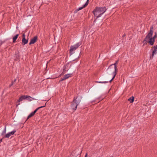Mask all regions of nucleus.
I'll list each match as a JSON object with an SVG mask.
<instances>
[{
	"label": "nucleus",
	"mask_w": 157,
	"mask_h": 157,
	"mask_svg": "<svg viewBox=\"0 0 157 157\" xmlns=\"http://www.w3.org/2000/svg\"><path fill=\"white\" fill-rule=\"evenodd\" d=\"M106 10L105 6L96 7L92 12L94 16L96 17L94 21H95L98 18L101 17V15L106 11Z\"/></svg>",
	"instance_id": "obj_1"
},
{
	"label": "nucleus",
	"mask_w": 157,
	"mask_h": 157,
	"mask_svg": "<svg viewBox=\"0 0 157 157\" xmlns=\"http://www.w3.org/2000/svg\"><path fill=\"white\" fill-rule=\"evenodd\" d=\"M118 62L119 60H117L114 63L110 65L108 68V71L109 73H111L114 71L113 72V76L112 79L109 81L110 82H111L113 80L117 75V72L118 70L117 65L118 63Z\"/></svg>",
	"instance_id": "obj_2"
},
{
	"label": "nucleus",
	"mask_w": 157,
	"mask_h": 157,
	"mask_svg": "<svg viewBox=\"0 0 157 157\" xmlns=\"http://www.w3.org/2000/svg\"><path fill=\"white\" fill-rule=\"evenodd\" d=\"M82 42L80 41L78 43H76L75 44L71 46L70 47V48L69 50L70 51V55H71L73 54V52L74 51L76 50L80 46V45L82 44Z\"/></svg>",
	"instance_id": "obj_3"
},
{
	"label": "nucleus",
	"mask_w": 157,
	"mask_h": 157,
	"mask_svg": "<svg viewBox=\"0 0 157 157\" xmlns=\"http://www.w3.org/2000/svg\"><path fill=\"white\" fill-rule=\"evenodd\" d=\"M31 98L33 99V100H35V99L34 98H32L31 97H30L28 95H22L18 99L17 101L16 102V107H17V106L20 104L19 103H18L17 104V103L19 102L20 101H22L24 99H25L27 98Z\"/></svg>",
	"instance_id": "obj_4"
},
{
	"label": "nucleus",
	"mask_w": 157,
	"mask_h": 157,
	"mask_svg": "<svg viewBox=\"0 0 157 157\" xmlns=\"http://www.w3.org/2000/svg\"><path fill=\"white\" fill-rule=\"evenodd\" d=\"M75 98H74L73 101L71 102V107L74 110H76L77 106L78 105L76 102Z\"/></svg>",
	"instance_id": "obj_5"
},
{
	"label": "nucleus",
	"mask_w": 157,
	"mask_h": 157,
	"mask_svg": "<svg viewBox=\"0 0 157 157\" xmlns=\"http://www.w3.org/2000/svg\"><path fill=\"white\" fill-rule=\"evenodd\" d=\"M25 33H23L22 35V40L21 44L24 45L27 44L28 42V39H26L25 38Z\"/></svg>",
	"instance_id": "obj_6"
},
{
	"label": "nucleus",
	"mask_w": 157,
	"mask_h": 157,
	"mask_svg": "<svg viewBox=\"0 0 157 157\" xmlns=\"http://www.w3.org/2000/svg\"><path fill=\"white\" fill-rule=\"evenodd\" d=\"M88 3L89 0H87L86 3L82 6L80 7L78 9H76L74 13H76L79 10H80L83 9V8H85L88 5Z\"/></svg>",
	"instance_id": "obj_7"
},
{
	"label": "nucleus",
	"mask_w": 157,
	"mask_h": 157,
	"mask_svg": "<svg viewBox=\"0 0 157 157\" xmlns=\"http://www.w3.org/2000/svg\"><path fill=\"white\" fill-rule=\"evenodd\" d=\"M38 39V37L37 36H35L32 39L30 40V41L29 43V45H30L32 44H34L36 42Z\"/></svg>",
	"instance_id": "obj_8"
},
{
	"label": "nucleus",
	"mask_w": 157,
	"mask_h": 157,
	"mask_svg": "<svg viewBox=\"0 0 157 157\" xmlns=\"http://www.w3.org/2000/svg\"><path fill=\"white\" fill-rule=\"evenodd\" d=\"M152 35H150V33L148 34H147L146 37L144 39L143 41V42L144 43V44L146 43L147 42H148V39H149V38H150V37H152Z\"/></svg>",
	"instance_id": "obj_9"
},
{
	"label": "nucleus",
	"mask_w": 157,
	"mask_h": 157,
	"mask_svg": "<svg viewBox=\"0 0 157 157\" xmlns=\"http://www.w3.org/2000/svg\"><path fill=\"white\" fill-rule=\"evenodd\" d=\"M155 40V39H153L152 37H150V38H149L148 42L149 44L150 45L152 46L154 44Z\"/></svg>",
	"instance_id": "obj_10"
},
{
	"label": "nucleus",
	"mask_w": 157,
	"mask_h": 157,
	"mask_svg": "<svg viewBox=\"0 0 157 157\" xmlns=\"http://www.w3.org/2000/svg\"><path fill=\"white\" fill-rule=\"evenodd\" d=\"M82 98V97H78V96L76 98H75V101H76V102L78 105L79 103L81 102Z\"/></svg>",
	"instance_id": "obj_11"
},
{
	"label": "nucleus",
	"mask_w": 157,
	"mask_h": 157,
	"mask_svg": "<svg viewBox=\"0 0 157 157\" xmlns=\"http://www.w3.org/2000/svg\"><path fill=\"white\" fill-rule=\"evenodd\" d=\"M19 34H17L14 36L13 37V43H15L16 41V40L17 38L19 36Z\"/></svg>",
	"instance_id": "obj_12"
},
{
	"label": "nucleus",
	"mask_w": 157,
	"mask_h": 157,
	"mask_svg": "<svg viewBox=\"0 0 157 157\" xmlns=\"http://www.w3.org/2000/svg\"><path fill=\"white\" fill-rule=\"evenodd\" d=\"M72 76V74H68L65 75L64 77V78L66 79L70 77H71Z\"/></svg>",
	"instance_id": "obj_13"
},
{
	"label": "nucleus",
	"mask_w": 157,
	"mask_h": 157,
	"mask_svg": "<svg viewBox=\"0 0 157 157\" xmlns=\"http://www.w3.org/2000/svg\"><path fill=\"white\" fill-rule=\"evenodd\" d=\"M134 97L133 96H132L130 98L128 99V101H130V103H132L134 101Z\"/></svg>",
	"instance_id": "obj_14"
},
{
	"label": "nucleus",
	"mask_w": 157,
	"mask_h": 157,
	"mask_svg": "<svg viewBox=\"0 0 157 157\" xmlns=\"http://www.w3.org/2000/svg\"><path fill=\"white\" fill-rule=\"evenodd\" d=\"M156 50L155 49H154L150 57V59H151L153 58L154 55L156 53Z\"/></svg>",
	"instance_id": "obj_15"
},
{
	"label": "nucleus",
	"mask_w": 157,
	"mask_h": 157,
	"mask_svg": "<svg viewBox=\"0 0 157 157\" xmlns=\"http://www.w3.org/2000/svg\"><path fill=\"white\" fill-rule=\"evenodd\" d=\"M35 113L33 111L27 117V119H29L31 117L33 116Z\"/></svg>",
	"instance_id": "obj_16"
},
{
	"label": "nucleus",
	"mask_w": 157,
	"mask_h": 157,
	"mask_svg": "<svg viewBox=\"0 0 157 157\" xmlns=\"http://www.w3.org/2000/svg\"><path fill=\"white\" fill-rule=\"evenodd\" d=\"M35 113L33 111L27 117V119H29L31 117L33 116Z\"/></svg>",
	"instance_id": "obj_17"
},
{
	"label": "nucleus",
	"mask_w": 157,
	"mask_h": 157,
	"mask_svg": "<svg viewBox=\"0 0 157 157\" xmlns=\"http://www.w3.org/2000/svg\"><path fill=\"white\" fill-rule=\"evenodd\" d=\"M153 27L152 26L150 28V31L148 33V34H149L150 33V35H151L152 36L153 33Z\"/></svg>",
	"instance_id": "obj_18"
},
{
	"label": "nucleus",
	"mask_w": 157,
	"mask_h": 157,
	"mask_svg": "<svg viewBox=\"0 0 157 157\" xmlns=\"http://www.w3.org/2000/svg\"><path fill=\"white\" fill-rule=\"evenodd\" d=\"M15 57L17 59H19L20 58V56L19 55V54L17 53L15 54Z\"/></svg>",
	"instance_id": "obj_19"
},
{
	"label": "nucleus",
	"mask_w": 157,
	"mask_h": 157,
	"mask_svg": "<svg viewBox=\"0 0 157 157\" xmlns=\"http://www.w3.org/2000/svg\"><path fill=\"white\" fill-rule=\"evenodd\" d=\"M10 136L11 135L10 133L9 132L8 133L5 135L4 136V138H9Z\"/></svg>",
	"instance_id": "obj_20"
},
{
	"label": "nucleus",
	"mask_w": 157,
	"mask_h": 157,
	"mask_svg": "<svg viewBox=\"0 0 157 157\" xmlns=\"http://www.w3.org/2000/svg\"><path fill=\"white\" fill-rule=\"evenodd\" d=\"M16 132V130H14L13 131H12L10 132H9V133H10V135H13Z\"/></svg>",
	"instance_id": "obj_21"
},
{
	"label": "nucleus",
	"mask_w": 157,
	"mask_h": 157,
	"mask_svg": "<svg viewBox=\"0 0 157 157\" xmlns=\"http://www.w3.org/2000/svg\"><path fill=\"white\" fill-rule=\"evenodd\" d=\"M6 127H5L4 130L3 131L2 133V135H4L6 133Z\"/></svg>",
	"instance_id": "obj_22"
},
{
	"label": "nucleus",
	"mask_w": 157,
	"mask_h": 157,
	"mask_svg": "<svg viewBox=\"0 0 157 157\" xmlns=\"http://www.w3.org/2000/svg\"><path fill=\"white\" fill-rule=\"evenodd\" d=\"M95 82L96 83H106L107 82H107V81H105V82H101V81H95Z\"/></svg>",
	"instance_id": "obj_23"
},
{
	"label": "nucleus",
	"mask_w": 157,
	"mask_h": 157,
	"mask_svg": "<svg viewBox=\"0 0 157 157\" xmlns=\"http://www.w3.org/2000/svg\"><path fill=\"white\" fill-rule=\"evenodd\" d=\"M157 37V34H156V33L155 32V35L153 37H152V38L153 39H155V38H156Z\"/></svg>",
	"instance_id": "obj_24"
},
{
	"label": "nucleus",
	"mask_w": 157,
	"mask_h": 157,
	"mask_svg": "<svg viewBox=\"0 0 157 157\" xmlns=\"http://www.w3.org/2000/svg\"><path fill=\"white\" fill-rule=\"evenodd\" d=\"M80 53H81V52H79L78 53V55H79L78 56V58H77L76 59H74V60H72V61H74L75 60H76L77 59H78V58L79 57V56H80Z\"/></svg>",
	"instance_id": "obj_25"
},
{
	"label": "nucleus",
	"mask_w": 157,
	"mask_h": 157,
	"mask_svg": "<svg viewBox=\"0 0 157 157\" xmlns=\"http://www.w3.org/2000/svg\"><path fill=\"white\" fill-rule=\"evenodd\" d=\"M5 42V41H2V40H0V46H1Z\"/></svg>",
	"instance_id": "obj_26"
},
{
	"label": "nucleus",
	"mask_w": 157,
	"mask_h": 157,
	"mask_svg": "<svg viewBox=\"0 0 157 157\" xmlns=\"http://www.w3.org/2000/svg\"><path fill=\"white\" fill-rule=\"evenodd\" d=\"M66 66L64 65L63 66V72L66 71L67 70H66Z\"/></svg>",
	"instance_id": "obj_27"
},
{
	"label": "nucleus",
	"mask_w": 157,
	"mask_h": 157,
	"mask_svg": "<svg viewBox=\"0 0 157 157\" xmlns=\"http://www.w3.org/2000/svg\"><path fill=\"white\" fill-rule=\"evenodd\" d=\"M65 80V79L64 78V77H63V78H61V79L59 80V82L63 81Z\"/></svg>",
	"instance_id": "obj_28"
},
{
	"label": "nucleus",
	"mask_w": 157,
	"mask_h": 157,
	"mask_svg": "<svg viewBox=\"0 0 157 157\" xmlns=\"http://www.w3.org/2000/svg\"><path fill=\"white\" fill-rule=\"evenodd\" d=\"M65 80V79L64 78V77H63V78H61V79L59 80V82L63 81Z\"/></svg>",
	"instance_id": "obj_29"
},
{
	"label": "nucleus",
	"mask_w": 157,
	"mask_h": 157,
	"mask_svg": "<svg viewBox=\"0 0 157 157\" xmlns=\"http://www.w3.org/2000/svg\"><path fill=\"white\" fill-rule=\"evenodd\" d=\"M13 82H12L11 84L9 85V87H10L13 85Z\"/></svg>",
	"instance_id": "obj_30"
},
{
	"label": "nucleus",
	"mask_w": 157,
	"mask_h": 157,
	"mask_svg": "<svg viewBox=\"0 0 157 157\" xmlns=\"http://www.w3.org/2000/svg\"><path fill=\"white\" fill-rule=\"evenodd\" d=\"M153 48L155 49H157V45H156V46H154L153 47Z\"/></svg>",
	"instance_id": "obj_31"
},
{
	"label": "nucleus",
	"mask_w": 157,
	"mask_h": 157,
	"mask_svg": "<svg viewBox=\"0 0 157 157\" xmlns=\"http://www.w3.org/2000/svg\"><path fill=\"white\" fill-rule=\"evenodd\" d=\"M46 103H45V105H44V106H40V107H39V108H40H40H43V107H45V106H46Z\"/></svg>",
	"instance_id": "obj_32"
},
{
	"label": "nucleus",
	"mask_w": 157,
	"mask_h": 157,
	"mask_svg": "<svg viewBox=\"0 0 157 157\" xmlns=\"http://www.w3.org/2000/svg\"><path fill=\"white\" fill-rule=\"evenodd\" d=\"M16 79H15L13 81H12V82H13V83L14 82H15L16 81Z\"/></svg>",
	"instance_id": "obj_33"
},
{
	"label": "nucleus",
	"mask_w": 157,
	"mask_h": 157,
	"mask_svg": "<svg viewBox=\"0 0 157 157\" xmlns=\"http://www.w3.org/2000/svg\"><path fill=\"white\" fill-rule=\"evenodd\" d=\"M37 111V109H36L33 112L35 113H36V112Z\"/></svg>",
	"instance_id": "obj_34"
},
{
	"label": "nucleus",
	"mask_w": 157,
	"mask_h": 157,
	"mask_svg": "<svg viewBox=\"0 0 157 157\" xmlns=\"http://www.w3.org/2000/svg\"><path fill=\"white\" fill-rule=\"evenodd\" d=\"M88 155L87 153H86L85 157H87Z\"/></svg>",
	"instance_id": "obj_35"
},
{
	"label": "nucleus",
	"mask_w": 157,
	"mask_h": 157,
	"mask_svg": "<svg viewBox=\"0 0 157 157\" xmlns=\"http://www.w3.org/2000/svg\"><path fill=\"white\" fill-rule=\"evenodd\" d=\"M29 98H29V99H28V100H29V101H31L32 100H33V99H30Z\"/></svg>",
	"instance_id": "obj_36"
},
{
	"label": "nucleus",
	"mask_w": 157,
	"mask_h": 157,
	"mask_svg": "<svg viewBox=\"0 0 157 157\" xmlns=\"http://www.w3.org/2000/svg\"><path fill=\"white\" fill-rule=\"evenodd\" d=\"M40 109V108H39V107H38V108H37L36 109H37V111L38 110H39Z\"/></svg>",
	"instance_id": "obj_37"
},
{
	"label": "nucleus",
	"mask_w": 157,
	"mask_h": 157,
	"mask_svg": "<svg viewBox=\"0 0 157 157\" xmlns=\"http://www.w3.org/2000/svg\"><path fill=\"white\" fill-rule=\"evenodd\" d=\"M40 109V108H39V107H38V108H37L36 109H37V111L38 110H39Z\"/></svg>",
	"instance_id": "obj_38"
},
{
	"label": "nucleus",
	"mask_w": 157,
	"mask_h": 157,
	"mask_svg": "<svg viewBox=\"0 0 157 157\" xmlns=\"http://www.w3.org/2000/svg\"><path fill=\"white\" fill-rule=\"evenodd\" d=\"M126 36V34H124L123 35V37H124V36Z\"/></svg>",
	"instance_id": "obj_39"
},
{
	"label": "nucleus",
	"mask_w": 157,
	"mask_h": 157,
	"mask_svg": "<svg viewBox=\"0 0 157 157\" xmlns=\"http://www.w3.org/2000/svg\"><path fill=\"white\" fill-rule=\"evenodd\" d=\"M51 78H47V79H51Z\"/></svg>",
	"instance_id": "obj_40"
}]
</instances>
